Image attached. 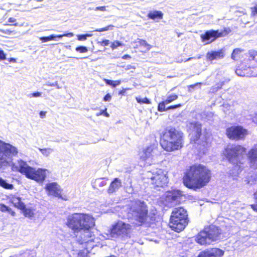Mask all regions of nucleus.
Returning <instances> with one entry per match:
<instances>
[{"label":"nucleus","instance_id":"nucleus-24","mask_svg":"<svg viewBox=\"0 0 257 257\" xmlns=\"http://www.w3.org/2000/svg\"><path fill=\"white\" fill-rule=\"evenodd\" d=\"M244 50L242 49H234L231 55V58L235 61H237L240 60L243 57V53L244 52Z\"/></svg>","mask_w":257,"mask_h":257},{"label":"nucleus","instance_id":"nucleus-9","mask_svg":"<svg viewBox=\"0 0 257 257\" xmlns=\"http://www.w3.org/2000/svg\"><path fill=\"white\" fill-rule=\"evenodd\" d=\"M246 149L241 145H232L227 147L223 151V156L231 164L239 166L241 160L246 154Z\"/></svg>","mask_w":257,"mask_h":257},{"label":"nucleus","instance_id":"nucleus-39","mask_svg":"<svg viewBox=\"0 0 257 257\" xmlns=\"http://www.w3.org/2000/svg\"><path fill=\"white\" fill-rule=\"evenodd\" d=\"M7 157L5 156V153L0 150V165H3L7 163Z\"/></svg>","mask_w":257,"mask_h":257},{"label":"nucleus","instance_id":"nucleus-63","mask_svg":"<svg viewBox=\"0 0 257 257\" xmlns=\"http://www.w3.org/2000/svg\"><path fill=\"white\" fill-rule=\"evenodd\" d=\"M180 35H181V34H178V37H180Z\"/></svg>","mask_w":257,"mask_h":257},{"label":"nucleus","instance_id":"nucleus-31","mask_svg":"<svg viewBox=\"0 0 257 257\" xmlns=\"http://www.w3.org/2000/svg\"><path fill=\"white\" fill-rule=\"evenodd\" d=\"M248 59L249 61H257V52L251 50L249 51L248 53Z\"/></svg>","mask_w":257,"mask_h":257},{"label":"nucleus","instance_id":"nucleus-57","mask_svg":"<svg viewBox=\"0 0 257 257\" xmlns=\"http://www.w3.org/2000/svg\"><path fill=\"white\" fill-rule=\"evenodd\" d=\"M46 111H41L39 113V114H40V116L41 118H44L45 117V115H46Z\"/></svg>","mask_w":257,"mask_h":257},{"label":"nucleus","instance_id":"nucleus-48","mask_svg":"<svg viewBox=\"0 0 257 257\" xmlns=\"http://www.w3.org/2000/svg\"><path fill=\"white\" fill-rule=\"evenodd\" d=\"M8 22L11 23V25H12V26H17L18 25V23H16V20L14 18H10L9 19H8Z\"/></svg>","mask_w":257,"mask_h":257},{"label":"nucleus","instance_id":"nucleus-18","mask_svg":"<svg viewBox=\"0 0 257 257\" xmlns=\"http://www.w3.org/2000/svg\"><path fill=\"white\" fill-rule=\"evenodd\" d=\"M8 198L10 202L15 207L18 209L24 208V204L25 203L22 202V198L17 194H10Z\"/></svg>","mask_w":257,"mask_h":257},{"label":"nucleus","instance_id":"nucleus-26","mask_svg":"<svg viewBox=\"0 0 257 257\" xmlns=\"http://www.w3.org/2000/svg\"><path fill=\"white\" fill-rule=\"evenodd\" d=\"M147 17L153 20H155L156 19L161 20L163 18V14L161 11H151L148 13Z\"/></svg>","mask_w":257,"mask_h":257},{"label":"nucleus","instance_id":"nucleus-13","mask_svg":"<svg viewBox=\"0 0 257 257\" xmlns=\"http://www.w3.org/2000/svg\"><path fill=\"white\" fill-rule=\"evenodd\" d=\"M45 189L47 191L48 195L61 198L64 200H67V197L63 196L62 189L56 182L49 183L46 184Z\"/></svg>","mask_w":257,"mask_h":257},{"label":"nucleus","instance_id":"nucleus-1","mask_svg":"<svg viewBox=\"0 0 257 257\" xmlns=\"http://www.w3.org/2000/svg\"><path fill=\"white\" fill-rule=\"evenodd\" d=\"M65 224L74 233L80 232L78 238L80 244L94 241V235L90 230L95 226V219L91 215L73 213L67 216Z\"/></svg>","mask_w":257,"mask_h":257},{"label":"nucleus","instance_id":"nucleus-6","mask_svg":"<svg viewBox=\"0 0 257 257\" xmlns=\"http://www.w3.org/2000/svg\"><path fill=\"white\" fill-rule=\"evenodd\" d=\"M189 223L188 212L183 207H176L172 210L169 222L172 230L179 233L185 229Z\"/></svg>","mask_w":257,"mask_h":257},{"label":"nucleus","instance_id":"nucleus-43","mask_svg":"<svg viewBox=\"0 0 257 257\" xmlns=\"http://www.w3.org/2000/svg\"><path fill=\"white\" fill-rule=\"evenodd\" d=\"M182 106H183V104L181 103H178V104H176L175 105H170L168 107H166V105H165V110H164V111H166L169 109H175L177 108H179Z\"/></svg>","mask_w":257,"mask_h":257},{"label":"nucleus","instance_id":"nucleus-37","mask_svg":"<svg viewBox=\"0 0 257 257\" xmlns=\"http://www.w3.org/2000/svg\"><path fill=\"white\" fill-rule=\"evenodd\" d=\"M136 99L137 101L140 104H143V103L151 104V103L150 100L147 97H145L144 98H141L140 97H137L136 98Z\"/></svg>","mask_w":257,"mask_h":257},{"label":"nucleus","instance_id":"nucleus-11","mask_svg":"<svg viewBox=\"0 0 257 257\" xmlns=\"http://www.w3.org/2000/svg\"><path fill=\"white\" fill-rule=\"evenodd\" d=\"M225 134L231 140H244L248 135V131L242 125H233L226 128Z\"/></svg>","mask_w":257,"mask_h":257},{"label":"nucleus","instance_id":"nucleus-10","mask_svg":"<svg viewBox=\"0 0 257 257\" xmlns=\"http://www.w3.org/2000/svg\"><path fill=\"white\" fill-rule=\"evenodd\" d=\"M132 232V225L121 220H118L111 225L107 235L111 238L130 237Z\"/></svg>","mask_w":257,"mask_h":257},{"label":"nucleus","instance_id":"nucleus-49","mask_svg":"<svg viewBox=\"0 0 257 257\" xmlns=\"http://www.w3.org/2000/svg\"><path fill=\"white\" fill-rule=\"evenodd\" d=\"M202 84L201 82H197L194 84H191L188 86V88L189 91H191V88L193 89L196 86H200Z\"/></svg>","mask_w":257,"mask_h":257},{"label":"nucleus","instance_id":"nucleus-14","mask_svg":"<svg viewBox=\"0 0 257 257\" xmlns=\"http://www.w3.org/2000/svg\"><path fill=\"white\" fill-rule=\"evenodd\" d=\"M158 152V146L154 144H151L144 148L140 153V159L142 161H146L150 158H152Z\"/></svg>","mask_w":257,"mask_h":257},{"label":"nucleus","instance_id":"nucleus-21","mask_svg":"<svg viewBox=\"0 0 257 257\" xmlns=\"http://www.w3.org/2000/svg\"><path fill=\"white\" fill-rule=\"evenodd\" d=\"M225 56L224 50L222 49L218 51L209 52L207 53L206 58L209 61H213L216 59H221Z\"/></svg>","mask_w":257,"mask_h":257},{"label":"nucleus","instance_id":"nucleus-35","mask_svg":"<svg viewBox=\"0 0 257 257\" xmlns=\"http://www.w3.org/2000/svg\"><path fill=\"white\" fill-rule=\"evenodd\" d=\"M254 203L250 204V208L255 212H257V190L253 193Z\"/></svg>","mask_w":257,"mask_h":257},{"label":"nucleus","instance_id":"nucleus-51","mask_svg":"<svg viewBox=\"0 0 257 257\" xmlns=\"http://www.w3.org/2000/svg\"><path fill=\"white\" fill-rule=\"evenodd\" d=\"M6 59V56L4 51L0 49V61L5 60Z\"/></svg>","mask_w":257,"mask_h":257},{"label":"nucleus","instance_id":"nucleus-50","mask_svg":"<svg viewBox=\"0 0 257 257\" xmlns=\"http://www.w3.org/2000/svg\"><path fill=\"white\" fill-rule=\"evenodd\" d=\"M99 44L102 46H106L109 44L108 40H103L102 41L99 42Z\"/></svg>","mask_w":257,"mask_h":257},{"label":"nucleus","instance_id":"nucleus-44","mask_svg":"<svg viewBox=\"0 0 257 257\" xmlns=\"http://www.w3.org/2000/svg\"><path fill=\"white\" fill-rule=\"evenodd\" d=\"M92 35L91 34H82L77 35V39L79 41H85L87 37H90Z\"/></svg>","mask_w":257,"mask_h":257},{"label":"nucleus","instance_id":"nucleus-5","mask_svg":"<svg viewBox=\"0 0 257 257\" xmlns=\"http://www.w3.org/2000/svg\"><path fill=\"white\" fill-rule=\"evenodd\" d=\"M222 230L213 224L205 226L195 236V241L201 245H209L219 240Z\"/></svg>","mask_w":257,"mask_h":257},{"label":"nucleus","instance_id":"nucleus-61","mask_svg":"<svg viewBox=\"0 0 257 257\" xmlns=\"http://www.w3.org/2000/svg\"><path fill=\"white\" fill-rule=\"evenodd\" d=\"M240 70H239V69H237V70H236V74H237L238 75H240V76H243V75H242V74H241V73H240Z\"/></svg>","mask_w":257,"mask_h":257},{"label":"nucleus","instance_id":"nucleus-38","mask_svg":"<svg viewBox=\"0 0 257 257\" xmlns=\"http://www.w3.org/2000/svg\"><path fill=\"white\" fill-rule=\"evenodd\" d=\"M39 150L43 155L45 156H48L50 153L53 151V150L50 148H39Z\"/></svg>","mask_w":257,"mask_h":257},{"label":"nucleus","instance_id":"nucleus-8","mask_svg":"<svg viewBox=\"0 0 257 257\" xmlns=\"http://www.w3.org/2000/svg\"><path fill=\"white\" fill-rule=\"evenodd\" d=\"M17 170L27 178L42 182L46 177V169L35 168L28 165L26 162L20 160Z\"/></svg>","mask_w":257,"mask_h":257},{"label":"nucleus","instance_id":"nucleus-60","mask_svg":"<svg viewBox=\"0 0 257 257\" xmlns=\"http://www.w3.org/2000/svg\"><path fill=\"white\" fill-rule=\"evenodd\" d=\"M9 61L10 62H16V59L15 58H11L9 59Z\"/></svg>","mask_w":257,"mask_h":257},{"label":"nucleus","instance_id":"nucleus-36","mask_svg":"<svg viewBox=\"0 0 257 257\" xmlns=\"http://www.w3.org/2000/svg\"><path fill=\"white\" fill-rule=\"evenodd\" d=\"M114 27L113 25H108L104 28L96 29L94 30V31L97 32H104V31H107L112 30Z\"/></svg>","mask_w":257,"mask_h":257},{"label":"nucleus","instance_id":"nucleus-47","mask_svg":"<svg viewBox=\"0 0 257 257\" xmlns=\"http://www.w3.org/2000/svg\"><path fill=\"white\" fill-rule=\"evenodd\" d=\"M251 10V16L254 17L257 16V5L250 8Z\"/></svg>","mask_w":257,"mask_h":257},{"label":"nucleus","instance_id":"nucleus-54","mask_svg":"<svg viewBox=\"0 0 257 257\" xmlns=\"http://www.w3.org/2000/svg\"><path fill=\"white\" fill-rule=\"evenodd\" d=\"M95 10L96 11H106V7L105 6H101V7H97L95 8Z\"/></svg>","mask_w":257,"mask_h":257},{"label":"nucleus","instance_id":"nucleus-64","mask_svg":"<svg viewBox=\"0 0 257 257\" xmlns=\"http://www.w3.org/2000/svg\"><path fill=\"white\" fill-rule=\"evenodd\" d=\"M191 59V58H189L188 59V60H190Z\"/></svg>","mask_w":257,"mask_h":257},{"label":"nucleus","instance_id":"nucleus-40","mask_svg":"<svg viewBox=\"0 0 257 257\" xmlns=\"http://www.w3.org/2000/svg\"><path fill=\"white\" fill-rule=\"evenodd\" d=\"M101 115H102L106 117H109V114L107 112V108L106 107H105L103 110H102L100 112L96 113V116H99Z\"/></svg>","mask_w":257,"mask_h":257},{"label":"nucleus","instance_id":"nucleus-19","mask_svg":"<svg viewBox=\"0 0 257 257\" xmlns=\"http://www.w3.org/2000/svg\"><path fill=\"white\" fill-rule=\"evenodd\" d=\"M121 186V180L118 178H114L110 182L107 189V192L108 194H112L116 192Z\"/></svg>","mask_w":257,"mask_h":257},{"label":"nucleus","instance_id":"nucleus-56","mask_svg":"<svg viewBox=\"0 0 257 257\" xmlns=\"http://www.w3.org/2000/svg\"><path fill=\"white\" fill-rule=\"evenodd\" d=\"M8 212H9V213L13 216H14L16 215L15 212L14 210H13L11 208H9Z\"/></svg>","mask_w":257,"mask_h":257},{"label":"nucleus","instance_id":"nucleus-23","mask_svg":"<svg viewBox=\"0 0 257 257\" xmlns=\"http://www.w3.org/2000/svg\"><path fill=\"white\" fill-rule=\"evenodd\" d=\"M2 151L5 153V156L7 157L10 156L11 155H16L18 153L16 148L9 144H5L3 147V151Z\"/></svg>","mask_w":257,"mask_h":257},{"label":"nucleus","instance_id":"nucleus-42","mask_svg":"<svg viewBox=\"0 0 257 257\" xmlns=\"http://www.w3.org/2000/svg\"><path fill=\"white\" fill-rule=\"evenodd\" d=\"M122 45L123 44L121 42H119L118 41H115L111 43L110 48L112 50H114L118 47L122 46Z\"/></svg>","mask_w":257,"mask_h":257},{"label":"nucleus","instance_id":"nucleus-27","mask_svg":"<svg viewBox=\"0 0 257 257\" xmlns=\"http://www.w3.org/2000/svg\"><path fill=\"white\" fill-rule=\"evenodd\" d=\"M24 208L19 209L23 213V215L27 217L31 218L34 216V209L32 208H26V205L24 204Z\"/></svg>","mask_w":257,"mask_h":257},{"label":"nucleus","instance_id":"nucleus-52","mask_svg":"<svg viewBox=\"0 0 257 257\" xmlns=\"http://www.w3.org/2000/svg\"><path fill=\"white\" fill-rule=\"evenodd\" d=\"M111 95L110 94L107 93L103 97V100L105 101H110L111 100Z\"/></svg>","mask_w":257,"mask_h":257},{"label":"nucleus","instance_id":"nucleus-20","mask_svg":"<svg viewBox=\"0 0 257 257\" xmlns=\"http://www.w3.org/2000/svg\"><path fill=\"white\" fill-rule=\"evenodd\" d=\"M178 98V96L176 94H172L168 95L166 99L159 103L157 108L158 111L164 112V110H165V105L176 100Z\"/></svg>","mask_w":257,"mask_h":257},{"label":"nucleus","instance_id":"nucleus-29","mask_svg":"<svg viewBox=\"0 0 257 257\" xmlns=\"http://www.w3.org/2000/svg\"><path fill=\"white\" fill-rule=\"evenodd\" d=\"M190 125L193 126L194 132H202V124L198 121L190 122Z\"/></svg>","mask_w":257,"mask_h":257},{"label":"nucleus","instance_id":"nucleus-34","mask_svg":"<svg viewBox=\"0 0 257 257\" xmlns=\"http://www.w3.org/2000/svg\"><path fill=\"white\" fill-rule=\"evenodd\" d=\"M138 43L140 46L144 47L147 51L150 50L152 48V46L145 40L140 39Z\"/></svg>","mask_w":257,"mask_h":257},{"label":"nucleus","instance_id":"nucleus-32","mask_svg":"<svg viewBox=\"0 0 257 257\" xmlns=\"http://www.w3.org/2000/svg\"><path fill=\"white\" fill-rule=\"evenodd\" d=\"M202 136V132H194V134L192 135L191 138V142L196 143L198 141L201 136Z\"/></svg>","mask_w":257,"mask_h":257},{"label":"nucleus","instance_id":"nucleus-46","mask_svg":"<svg viewBox=\"0 0 257 257\" xmlns=\"http://www.w3.org/2000/svg\"><path fill=\"white\" fill-rule=\"evenodd\" d=\"M10 207L4 204H0V210L3 212H5L6 211H8Z\"/></svg>","mask_w":257,"mask_h":257},{"label":"nucleus","instance_id":"nucleus-25","mask_svg":"<svg viewBox=\"0 0 257 257\" xmlns=\"http://www.w3.org/2000/svg\"><path fill=\"white\" fill-rule=\"evenodd\" d=\"M73 36V33H67V34H63V35H50V36H47V37H42L40 38V39L42 41V42H48V41H50L51 40H54L56 38H61L62 37H63L64 36L72 37Z\"/></svg>","mask_w":257,"mask_h":257},{"label":"nucleus","instance_id":"nucleus-15","mask_svg":"<svg viewBox=\"0 0 257 257\" xmlns=\"http://www.w3.org/2000/svg\"><path fill=\"white\" fill-rule=\"evenodd\" d=\"M224 254L223 250L218 247H211L202 251L197 257H222Z\"/></svg>","mask_w":257,"mask_h":257},{"label":"nucleus","instance_id":"nucleus-62","mask_svg":"<svg viewBox=\"0 0 257 257\" xmlns=\"http://www.w3.org/2000/svg\"><path fill=\"white\" fill-rule=\"evenodd\" d=\"M254 118L256 119V122H257V113L255 114Z\"/></svg>","mask_w":257,"mask_h":257},{"label":"nucleus","instance_id":"nucleus-4","mask_svg":"<svg viewBox=\"0 0 257 257\" xmlns=\"http://www.w3.org/2000/svg\"><path fill=\"white\" fill-rule=\"evenodd\" d=\"M142 179L145 184L156 189L164 188L169 183L167 172L161 168H155L147 171L144 173Z\"/></svg>","mask_w":257,"mask_h":257},{"label":"nucleus","instance_id":"nucleus-12","mask_svg":"<svg viewBox=\"0 0 257 257\" xmlns=\"http://www.w3.org/2000/svg\"><path fill=\"white\" fill-rule=\"evenodd\" d=\"M231 32L229 28H224L220 32L218 30H210L205 32L203 34L201 35L200 37L202 42L209 44L219 38L228 35Z\"/></svg>","mask_w":257,"mask_h":257},{"label":"nucleus","instance_id":"nucleus-58","mask_svg":"<svg viewBox=\"0 0 257 257\" xmlns=\"http://www.w3.org/2000/svg\"><path fill=\"white\" fill-rule=\"evenodd\" d=\"M131 58V56L128 54H125L122 57V59H130Z\"/></svg>","mask_w":257,"mask_h":257},{"label":"nucleus","instance_id":"nucleus-22","mask_svg":"<svg viewBox=\"0 0 257 257\" xmlns=\"http://www.w3.org/2000/svg\"><path fill=\"white\" fill-rule=\"evenodd\" d=\"M247 158L249 162L253 166L257 167V148H252L247 153Z\"/></svg>","mask_w":257,"mask_h":257},{"label":"nucleus","instance_id":"nucleus-3","mask_svg":"<svg viewBox=\"0 0 257 257\" xmlns=\"http://www.w3.org/2000/svg\"><path fill=\"white\" fill-rule=\"evenodd\" d=\"M159 142L161 148L166 152H175L183 148L184 136L181 131L175 127H166L160 133Z\"/></svg>","mask_w":257,"mask_h":257},{"label":"nucleus","instance_id":"nucleus-53","mask_svg":"<svg viewBox=\"0 0 257 257\" xmlns=\"http://www.w3.org/2000/svg\"><path fill=\"white\" fill-rule=\"evenodd\" d=\"M41 95V93L39 92H35L31 94L32 97H39Z\"/></svg>","mask_w":257,"mask_h":257},{"label":"nucleus","instance_id":"nucleus-33","mask_svg":"<svg viewBox=\"0 0 257 257\" xmlns=\"http://www.w3.org/2000/svg\"><path fill=\"white\" fill-rule=\"evenodd\" d=\"M104 81L106 84L110 85L113 87H116V86L119 85L121 83L120 80L113 81V80L105 79L104 80Z\"/></svg>","mask_w":257,"mask_h":257},{"label":"nucleus","instance_id":"nucleus-7","mask_svg":"<svg viewBox=\"0 0 257 257\" xmlns=\"http://www.w3.org/2000/svg\"><path fill=\"white\" fill-rule=\"evenodd\" d=\"M136 207L132 210V216L137 226L147 225L150 226L156 221L155 214L150 216L149 214L148 207L144 201L136 202Z\"/></svg>","mask_w":257,"mask_h":257},{"label":"nucleus","instance_id":"nucleus-16","mask_svg":"<svg viewBox=\"0 0 257 257\" xmlns=\"http://www.w3.org/2000/svg\"><path fill=\"white\" fill-rule=\"evenodd\" d=\"M182 196V194L181 191L173 190L167 192L165 200L168 203H173L175 202H178L180 203Z\"/></svg>","mask_w":257,"mask_h":257},{"label":"nucleus","instance_id":"nucleus-45","mask_svg":"<svg viewBox=\"0 0 257 257\" xmlns=\"http://www.w3.org/2000/svg\"><path fill=\"white\" fill-rule=\"evenodd\" d=\"M224 82H221L220 83H218L216 84L217 86L216 87H212L211 89L212 90V91L215 92L217 91L218 89H220L222 88V86L223 85Z\"/></svg>","mask_w":257,"mask_h":257},{"label":"nucleus","instance_id":"nucleus-55","mask_svg":"<svg viewBox=\"0 0 257 257\" xmlns=\"http://www.w3.org/2000/svg\"><path fill=\"white\" fill-rule=\"evenodd\" d=\"M78 257H86V254L83 251H79L78 253Z\"/></svg>","mask_w":257,"mask_h":257},{"label":"nucleus","instance_id":"nucleus-17","mask_svg":"<svg viewBox=\"0 0 257 257\" xmlns=\"http://www.w3.org/2000/svg\"><path fill=\"white\" fill-rule=\"evenodd\" d=\"M211 146L209 137L205 136L203 139L198 143V152L199 154L204 155L208 152Z\"/></svg>","mask_w":257,"mask_h":257},{"label":"nucleus","instance_id":"nucleus-41","mask_svg":"<svg viewBox=\"0 0 257 257\" xmlns=\"http://www.w3.org/2000/svg\"><path fill=\"white\" fill-rule=\"evenodd\" d=\"M75 50L77 52H79L80 53H85L87 52L88 49L85 46H80L77 47L75 49Z\"/></svg>","mask_w":257,"mask_h":257},{"label":"nucleus","instance_id":"nucleus-2","mask_svg":"<svg viewBox=\"0 0 257 257\" xmlns=\"http://www.w3.org/2000/svg\"><path fill=\"white\" fill-rule=\"evenodd\" d=\"M212 177V171L207 166L195 163L185 170L182 182L187 188L196 190L206 186L211 180Z\"/></svg>","mask_w":257,"mask_h":257},{"label":"nucleus","instance_id":"nucleus-28","mask_svg":"<svg viewBox=\"0 0 257 257\" xmlns=\"http://www.w3.org/2000/svg\"><path fill=\"white\" fill-rule=\"evenodd\" d=\"M103 179H105L106 180H108L107 178H98L94 181L93 187L97 188V187H103L105 186L107 184V182L103 180Z\"/></svg>","mask_w":257,"mask_h":257},{"label":"nucleus","instance_id":"nucleus-59","mask_svg":"<svg viewBox=\"0 0 257 257\" xmlns=\"http://www.w3.org/2000/svg\"><path fill=\"white\" fill-rule=\"evenodd\" d=\"M126 90V89H123L121 90L119 92L118 94H120V95H123L125 92Z\"/></svg>","mask_w":257,"mask_h":257},{"label":"nucleus","instance_id":"nucleus-30","mask_svg":"<svg viewBox=\"0 0 257 257\" xmlns=\"http://www.w3.org/2000/svg\"><path fill=\"white\" fill-rule=\"evenodd\" d=\"M0 186L6 189H13L14 186L12 184L8 183L6 180L0 177Z\"/></svg>","mask_w":257,"mask_h":257}]
</instances>
